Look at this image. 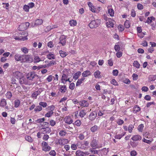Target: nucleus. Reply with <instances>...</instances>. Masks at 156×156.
I'll list each match as a JSON object with an SVG mask.
<instances>
[{
  "label": "nucleus",
  "instance_id": "f257e3e1",
  "mask_svg": "<svg viewBox=\"0 0 156 156\" xmlns=\"http://www.w3.org/2000/svg\"><path fill=\"white\" fill-rule=\"evenodd\" d=\"M17 35H18V36H14V38L16 40L24 41L27 39V36L28 35V33H26L25 32H22L21 34L19 33Z\"/></svg>",
  "mask_w": 156,
  "mask_h": 156
},
{
  "label": "nucleus",
  "instance_id": "f03ea898",
  "mask_svg": "<svg viewBox=\"0 0 156 156\" xmlns=\"http://www.w3.org/2000/svg\"><path fill=\"white\" fill-rule=\"evenodd\" d=\"M101 20L99 19L92 20L89 24L88 26L90 28H94L98 27L101 24Z\"/></svg>",
  "mask_w": 156,
  "mask_h": 156
},
{
  "label": "nucleus",
  "instance_id": "7ed1b4c3",
  "mask_svg": "<svg viewBox=\"0 0 156 156\" xmlns=\"http://www.w3.org/2000/svg\"><path fill=\"white\" fill-rule=\"evenodd\" d=\"M30 23L29 22L23 23L19 25L18 29L20 30L23 31L27 29Z\"/></svg>",
  "mask_w": 156,
  "mask_h": 156
},
{
  "label": "nucleus",
  "instance_id": "20e7f679",
  "mask_svg": "<svg viewBox=\"0 0 156 156\" xmlns=\"http://www.w3.org/2000/svg\"><path fill=\"white\" fill-rule=\"evenodd\" d=\"M33 61V58L31 55H24L23 62H30Z\"/></svg>",
  "mask_w": 156,
  "mask_h": 156
},
{
  "label": "nucleus",
  "instance_id": "39448f33",
  "mask_svg": "<svg viewBox=\"0 0 156 156\" xmlns=\"http://www.w3.org/2000/svg\"><path fill=\"white\" fill-rule=\"evenodd\" d=\"M42 149L45 151H47L51 149L50 147L48 146V144L46 142L43 141L41 144Z\"/></svg>",
  "mask_w": 156,
  "mask_h": 156
},
{
  "label": "nucleus",
  "instance_id": "423d86ee",
  "mask_svg": "<svg viewBox=\"0 0 156 156\" xmlns=\"http://www.w3.org/2000/svg\"><path fill=\"white\" fill-rule=\"evenodd\" d=\"M24 55L16 54L14 55L15 59L17 61H20L23 62Z\"/></svg>",
  "mask_w": 156,
  "mask_h": 156
},
{
  "label": "nucleus",
  "instance_id": "0eeeda50",
  "mask_svg": "<svg viewBox=\"0 0 156 156\" xmlns=\"http://www.w3.org/2000/svg\"><path fill=\"white\" fill-rule=\"evenodd\" d=\"M66 37L64 35H61L59 38L58 43L61 44L62 46L65 45L66 42Z\"/></svg>",
  "mask_w": 156,
  "mask_h": 156
},
{
  "label": "nucleus",
  "instance_id": "6e6552de",
  "mask_svg": "<svg viewBox=\"0 0 156 156\" xmlns=\"http://www.w3.org/2000/svg\"><path fill=\"white\" fill-rule=\"evenodd\" d=\"M37 75L35 73L32 72L28 73L27 75V79L29 80H32L36 77H37Z\"/></svg>",
  "mask_w": 156,
  "mask_h": 156
},
{
  "label": "nucleus",
  "instance_id": "1a4fd4ad",
  "mask_svg": "<svg viewBox=\"0 0 156 156\" xmlns=\"http://www.w3.org/2000/svg\"><path fill=\"white\" fill-rule=\"evenodd\" d=\"M67 81H69V82H71V81L69 80V78H68L66 74H63L61 79L62 83L64 84H65Z\"/></svg>",
  "mask_w": 156,
  "mask_h": 156
},
{
  "label": "nucleus",
  "instance_id": "9d476101",
  "mask_svg": "<svg viewBox=\"0 0 156 156\" xmlns=\"http://www.w3.org/2000/svg\"><path fill=\"white\" fill-rule=\"evenodd\" d=\"M43 23V20L41 19H37L34 22L31 23V26L33 27L41 25Z\"/></svg>",
  "mask_w": 156,
  "mask_h": 156
},
{
  "label": "nucleus",
  "instance_id": "9b49d317",
  "mask_svg": "<svg viewBox=\"0 0 156 156\" xmlns=\"http://www.w3.org/2000/svg\"><path fill=\"white\" fill-rule=\"evenodd\" d=\"M114 21L111 19H108L106 23L107 26L108 27H112L114 25Z\"/></svg>",
  "mask_w": 156,
  "mask_h": 156
},
{
  "label": "nucleus",
  "instance_id": "f8f14e48",
  "mask_svg": "<svg viewBox=\"0 0 156 156\" xmlns=\"http://www.w3.org/2000/svg\"><path fill=\"white\" fill-rule=\"evenodd\" d=\"M13 76L16 78L21 79L23 76L22 73L19 71H16L13 73Z\"/></svg>",
  "mask_w": 156,
  "mask_h": 156
},
{
  "label": "nucleus",
  "instance_id": "ddd939ff",
  "mask_svg": "<svg viewBox=\"0 0 156 156\" xmlns=\"http://www.w3.org/2000/svg\"><path fill=\"white\" fill-rule=\"evenodd\" d=\"M97 115V113L95 112H93L91 113L89 116V119L91 121L94 120Z\"/></svg>",
  "mask_w": 156,
  "mask_h": 156
},
{
  "label": "nucleus",
  "instance_id": "4468645a",
  "mask_svg": "<svg viewBox=\"0 0 156 156\" xmlns=\"http://www.w3.org/2000/svg\"><path fill=\"white\" fill-rule=\"evenodd\" d=\"M131 139L133 141H140L141 140L142 137L139 135H133Z\"/></svg>",
  "mask_w": 156,
  "mask_h": 156
},
{
  "label": "nucleus",
  "instance_id": "2eb2a0df",
  "mask_svg": "<svg viewBox=\"0 0 156 156\" xmlns=\"http://www.w3.org/2000/svg\"><path fill=\"white\" fill-rule=\"evenodd\" d=\"M40 131L41 133L44 134L49 133L51 132V129L50 128H42Z\"/></svg>",
  "mask_w": 156,
  "mask_h": 156
},
{
  "label": "nucleus",
  "instance_id": "dca6fc26",
  "mask_svg": "<svg viewBox=\"0 0 156 156\" xmlns=\"http://www.w3.org/2000/svg\"><path fill=\"white\" fill-rule=\"evenodd\" d=\"M108 13L110 16L113 17L114 15V11L113 9L112 8V5H108Z\"/></svg>",
  "mask_w": 156,
  "mask_h": 156
},
{
  "label": "nucleus",
  "instance_id": "f3484780",
  "mask_svg": "<svg viewBox=\"0 0 156 156\" xmlns=\"http://www.w3.org/2000/svg\"><path fill=\"white\" fill-rule=\"evenodd\" d=\"M68 140L66 139H59L58 140V144L61 145H64L68 143Z\"/></svg>",
  "mask_w": 156,
  "mask_h": 156
},
{
  "label": "nucleus",
  "instance_id": "a211bd4d",
  "mask_svg": "<svg viewBox=\"0 0 156 156\" xmlns=\"http://www.w3.org/2000/svg\"><path fill=\"white\" fill-rule=\"evenodd\" d=\"M90 145L93 148L95 149L98 148V145L97 140L95 139H93L90 143Z\"/></svg>",
  "mask_w": 156,
  "mask_h": 156
},
{
  "label": "nucleus",
  "instance_id": "6ab92c4d",
  "mask_svg": "<svg viewBox=\"0 0 156 156\" xmlns=\"http://www.w3.org/2000/svg\"><path fill=\"white\" fill-rule=\"evenodd\" d=\"M65 122L68 124H71L73 122V120L70 116L66 117L64 119Z\"/></svg>",
  "mask_w": 156,
  "mask_h": 156
},
{
  "label": "nucleus",
  "instance_id": "aec40b11",
  "mask_svg": "<svg viewBox=\"0 0 156 156\" xmlns=\"http://www.w3.org/2000/svg\"><path fill=\"white\" fill-rule=\"evenodd\" d=\"M126 133L125 132H122L121 134H119L116 135L114 137L117 139H120L126 134Z\"/></svg>",
  "mask_w": 156,
  "mask_h": 156
},
{
  "label": "nucleus",
  "instance_id": "412c9836",
  "mask_svg": "<svg viewBox=\"0 0 156 156\" xmlns=\"http://www.w3.org/2000/svg\"><path fill=\"white\" fill-rule=\"evenodd\" d=\"M87 132H84L78 135V137L81 140H83L85 138V135L87 134Z\"/></svg>",
  "mask_w": 156,
  "mask_h": 156
},
{
  "label": "nucleus",
  "instance_id": "4be33fe9",
  "mask_svg": "<svg viewBox=\"0 0 156 156\" xmlns=\"http://www.w3.org/2000/svg\"><path fill=\"white\" fill-rule=\"evenodd\" d=\"M91 74L89 70H86L82 73V76L83 77H87L90 76Z\"/></svg>",
  "mask_w": 156,
  "mask_h": 156
},
{
  "label": "nucleus",
  "instance_id": "5701e85b",
  "mask_svg": "<svg viewBox=\"0 0 156 156\" xmlns=\"http://www.w3.org/2000/svg\"><path fill=\"white\" fill-rule=\"evenodd\" d=\"M80 105L85 107H88L89 104L87 101L85 100L82 101L80 103Z\"/></svg>",
  "mask_w": 156,
  "mask_h": 156
},
{
  "label": "nucleus",
  "instance_id": "b1692460",
  "mask_svg": "<svg viewBox=\"0 0 156 156\" xmlns=\"http://www.w3.org/2000/svg\"><path fill=\"white\" fill-rule=\"evenodd\" d=\"M47 58L49 59H55V56L54 54L50 52L47 55Z\"/></svg>",
  "mask_w": 156,
  "mask_h": 156
},
{
  "label": "nucleus",
  "instance_id": "393cba45",
  "mask_svg": "<svg viewBox=\"0 0 156 156\" xmlns=\"http://www.w3.org/2000/svg\"><path fill=\"white\" fill-rule=\"evenodd\" d=\"M60 91L62 93H65L66 90V87L65 85H60Z\"/></svg>",
  "mask_w": 156,
  "mask_h": 156
},
{
  "label": "nucleus",
  "instance_id": "a878e982",
  "mask_svg": "<svg viewBox=\"0 0 156 156\" xmlns=\"http://www.w3.org/2000/svg\"><path fill=\"white\" fill-rule=\"evenodd\" d=\"M100 73L101 72L99 70H98L96 71L94 73V77L95 78H101Z\"/></svg>",
  "mask_w": 156,
  "mask_h": 156
},
{
  "label": "nucleus",
  "instance_id": "bb28decb",
  "mask_svg": "<svg viewBox=\"0 0 156 156\" xmlns=\"http://www.w3.org/2000/svg\"><path fill=\"white\" fill-rule=\"evenodd\" d=\"M7 102L5 99H2L0 102V106L1 107H3L6 105Z\"/></svg>",
  "mask_w": 156,
  "mask_h": 156
},
{
  "label": "nucleus",
  "instance_id": "cd10ccee",
  "mask_svg": "<svg viewBox=\"0 0 156 156\" xmlns=\"http://www.w3.org/2000/svg\"><path fill=\"white\" fill-rule=\"evenodd\" d=\"M86 112L84 110H80L79 112V115L81 118L83 117L86 115Z\"/></svg>",
  "mask_w": 156,
  "mask_h": 156
},
{
  "label": "nucleus",
  "instance_id": "c85d7f7f",
  "mask_svg": "<svg viewBox=\"0 0 156 156\" xmlns=\"http://www.w3.org/2000/svg\"><path fill=\"white\" fill-rule=\"evenodd\" d=\"M85 79V78L84 77L79 79L76 82V86H78L80 85L83 83V81Z\"/></svg>",
  "mask_w": 156,
  "mask_h": 156
},
{
  "label": "nucleus",
  "instance_id": "c756f323",
  "mask_svg": "<svg viewBox=\"0 0 156 156\" xmlns=\"http://www.w3.org/2000/svg\"><path fill=\"white\" fill-rule=\"evenodd\" d=\"M81 73L80 72L78 71L75 73L73 76V78L75 80H76L78 79L80 76L81 75Z\"/></svg>",
  "mask_w": 156,
  "mask_h": 156
},
{
  "label": "nucleus",
  "instance_id": "7c9ffc66",
  "mask_svg": "<svg viewBox=\"0 0 156 156\" xmlns=\"http://www.w3.org/2000/svg\"><path fill=\"white\" fill-rule=\"evenodd\" d=\"M75 156H84L83 152L80 150H77L76 152Z\"/></svg>",
  "mask_w": 156,
  "mask_h": 156
},
{
  "label": "nucleus",
  "instance_id": "2f4dec72",
  "mask_svg": "<svg viewBox=\"0 0 156 156\" xmlns=\"http://www.w3.org/2000/svg\"><path fill=\"white\" fill-rule=\"evenodd\" d=\"M69 24L71 26H75L77 24V22L76 20H72L69 21Z\"/></svg>",
  "mask_w": 156,
  "mask_h": 156
},
{
  "label": "nucleus",
  "instance_id": "473e14b6",
  "mask_svg": "<svg viewBox=\"0 0 156 156\" xmlns=\"http://www.w3.org/2000/svg\"><path fill=\"white\" fill-rule=\"evenodd\" d=\"M20 104V100L17 99L14 101V107L17 108L19 107Z\"/></svg>",
  "mask_w": 156,
  "mask_h": 156
},
{
  "label": "nucleus",
  "instance_id": "72a5a7b5",
  "mask_svg": "<svg viewBox=\"0 0 156 156\" xmlns=\"http://www.w3.org/2000/svg\"><path fill=\"white\" fill-rule=\"evenodd\" d=\"M153 20H154V17L151 16L150 17H148L147 18V21H144V22L149 24L151 23Z\"/></svg>",
  "mask_w": 156,
  "mask_h": 156
},
{
  "label": "nucleus",
  "instance_id": "f704fd0d",
  "mask_svg": "<svg viewBox=\"0 0 156 156\" xmlns=\"http://www.w3.org/2000/svg\"><path fill=\"white\" fill-rule=\"evenodd\" d=\"M21 50L24 54H27L29 51L28 49L25 47L22 48Z\"/></svg>",
  "mask_w": 156,
  "mask_h": 156
},
{
  "label": "nucleus",
  "instance_id": "c9c22d12",
  "mask_svg": "<svg viewBox=\"0 0 156 156\" xmlns=\"http://www.w3.org/2000/svg\"><path fill=\"white\" fill-rule=\"evenodd\" d=\"M114 48L116 51H118L120 50V47L118 43H116L115 44Z\"/></svg>",
  "mask_w": 156,
  "mask_h": 156
},
{
  "label": "nucleus",
  "instance_id": "e433bc0d",
  "mask_svg": "<svg viewBox=\"0 0 156 156\" xmlns=\"http://www.w3.org/2000/svg\"><path fill=\"white\" fill-rule=\"evenodd\" d=\"M140 108L137 105H136L134 107V110H133V112L136 113L137 112L140 111Z\"/></svg>",
  "mask_w": 156,
  "mask_h": 156
},
{
  "label": "nucleus",
  "instance_id": "4c0bfd02",
  "mask_svg": "<svg viewBox=\"0 0 156 156\" xmlns=\"http://www.w3.org/2000/svg\"><path fill=\"white\" fill-rule=\"evenodd\" d=\"M98 128V127L95 125L90 128V130L92 132H94L96 131Z\"/></svg>",
  "mask_w": 156,
  "mask_h": 156
},
{
  "label": "nucleus",
  "instance_id": "58836bf2",
  "mask_svg": "<svg viewBox=\"0 0 156 156\" xmlns=\"http://www.w3.org/2000/svg\"><path fill=\"white\" fill-rule=\"evenodd\" d=\"M153 140V139L152 138H151V140H147L145 138H144L142 140L143 142L149 144H150Z\"/></svg>",
  "mask_w": 156,
  "mask_h": 156
},
{
  "label": "nucleus",
  "instance_id": "ea45409f",
  "mask_svg": "<svg viewBox=\"0 0 156 156\" xmlns=\"http://www.w3.org/2000/svg\"><path fill=\"white\" fill-rule=\"evenodd\" d=\"M42 109V107L40 105L37 106L35 108L34 111L36 112H39Z\"/></svg>",
  "mask_w": 156,
  "mask_h": 156
},
{
  "label": "nucleus",
  "instance_id": "a19ab883",
  "mask_svg": "<svg viewBox=\"0 0 156 156\" xmlns=\"http://www.w3.org/2000/svg\"><path fill=\"white\" fill-rule=\"evenodd\" d=\"M134 128V126L132 124L129 125L128 127V131L129 133H131L132 132V130Z\"/></svg>",
  "mask_w": 156,
  "mask_h": 156
},
{
  "label": "nucleus",
  "instance_id": "79ce46f5",
  "mask_svg": "<svg viewBox=\"0 0 156 156\" xmlns=\"http://www.w3.org/2000/svg\"><path fill=\"white\" fill-rule=\"evenodd\" d=\"M67 133L66 131L64 130H60L59 133V135L61 136H65Z\"/></svg>",
  "mask_w": 156,
  "mask_h": 156
},
{
  "label": "nucleus",
  "instance_id": "37998d69",
  "mask_svg": "<svg viewBox=\"0 0 156 156\" xmlns=\"http://www.w3.org/2000/svg\"><path fill=\"white\" fill-rule=\"evenodd\" d=\"M133 65L137 68H139L140 67V64L137 61H135L134 62Z\"/></svg>",
  "mask_w": 156,
  "mask_h": 156
},
{
  "label": "nucleus",
  "instance_id": "c03bdc74",
  "mask_svg": "<svg viewBox=\"0 0 156 156\" xmlns=\"http://www.w3.org/2000/svg\"><path fill=\"white\" fill-rule=\"evenodd\" d=\"M59 53L60 54V56L62 58L65 57L67 55L66 52L62 50H60L59 51Z\"/></svg>",
  "mask_w": 156,
  "mask_h": 156
},
{
  "label": "nucleus",
  "instance_id": "a18cd8bd",
  "mask_svg": "<svg viewBox=\"0 0 156 156\" xmlns=\"http://www.w3.org/2000/svg\"><path fill=\"white\" fill-rule=\"evenodd\" d=\"M39 94V93L38 91H37L34 92L31 95V97L33 98L36 99L37 96Z\"/></svg>",
  "mask_w": 156,
  "mask_h": 156
},
{
  "label": "nucleus",
  "instance_id": "49530a36",
  "mask_svg": "<svg viewBox=\"0 0 156 156\" xmlns=\"http://www.w3.org/2000/svg\"><path fill=\"white\" fill-rule=\"evenodd\" d=\"M53 112L48 111L45 114V116L46 117H50L53 115Z\"/></svg>",
  "mask_w": 156,
  "mask_h": 156
},
{
  "label": "nucleus",
  "instance_id": "de8ad7c7",
  "mask_svg": "<svg viewBox=\"0 0 156 156\" xmlns=\"http://www.w3.org/2000/svg\"><path fill=\"white\" fill-rule=\"evenodd\" d=\"M41 125L42 126V128H49L48 127L49 125V123L48 122H43L42 123V124H41Z\"/></svg>",
  "mask_w": 156,
  "mask_h": 156
},
{
  "label": "nucleus",
  "instance_id": "09e8293b",
  "mask_svg": "<svg viewBox=\"0 0 156 156\" xmlns=\"http://www.w3.org/2000/svg\"><path fill=\"white\" fill-rule=\"evenodd\" d=\"M144 126L143 124H141L138 127V129L139 132H142L143 131Z\"/></svg>",
  "mask_w": 156,
  "mask_h": 156
},
{
  "label": "nucleus",
  "instance_id": "8fccbe9b",
  "mask_svg": "<svg viewBox=\"0 0 156 156\" xmlns=\"http://www.w3.org/2000/svg\"><path fill=\"white\" fill-rule=\"evenodd\" d=\"M56 64L55 61L54 60H52L48 64H46L47 67H49L51 66L52 65Z\"/></svg>",
  "mask_w": 156,
  "mask_h": 156
},
{
  "label": "nucleus",
  "instance_id": "3c124183",
  "mask_svg": "<svg viewBox=\"0 0 156 156\" xmlns=\"http://www.w3.org/2000/svg\"><path fill=\"white\" fill-rule=\"evenodd\" d=\"M12 95V93L10 91L7 92L5 94L6 97L9 99H10L11 98Z\"/></svg>",
  "mask_w": 156,
  "mask_h": 156
},
{
  "label": "nucleus",
  "instance_id": "603ef678",
  "mask_svg": "<svg viewBox=\"0 0 156 156\" xmlns=\"http://www.w3.org/2000/svg\"><path fill=\"white\" fill-rule=\"evenodd\" d=\"M39 105L41 107H42L44 108L46 107L47 106V104L46 102H40L39 103Z\"/></svg>",
  "mask_w": 156,
  "mask_h": 156
},
{
  "label": "nucleus",
  "instance_id": "864d4df0",
  "mask_svg": "<svg viewBox=\"0 0 156 156\" xmlns=\"http://www.w3.org/2000/svg\"><path fill=\"white\" fill-rule=\"evenodd\" d=\"M50 125L52 126H55L56 123V122L53 119H51L49 121Z\"/></svg>",
  "mask_w": 156,
  "mask_h": 156
},
{
  "label": "nucleus",
  "instance_id": "5fc2aeb1",
  "mask_svg": "<svg viewBox=\"0 0 156 156\" xmlns=\"http://www.w3.org/2000/svg\"><path fill=\"white\" fill-rule=\"evenodd\" d=\"M25 138L26 140L30 142H32L33 140V139L29 136H26L25 137Z\"/></svg>",
  "mask_w": 156,
  "mask_h": 156
},
{
  "label": "nucleus",
  "instance_id": "6e6d98bb",
  "mask_svg": "<svg viewBox=\"0 0 156 156\" xmlns=\"http://www.w3.org/2000/svg\"><path fill=\"white\" fill-rule=\"evenodd\" d=\"M54 76L52 75H50L47 77L46 80L48 82H50L52 80Z\"/></svg>",
  "mask_w": 156,
  "mask_h": 156
},
{
  "label": "nucleus",
  "instance_id": "4d7b16f0",
  "mask_svg": "<svg viewBox=\"0 0 156 156\" xmlns=\"http://www.w3.org/2000/svg\"><path fill=\"white\" fill-rule=\"evenodd\" d=\"M55 107L53 105H51V106H48L47 108H48L49 111L53 112V110L55 109Z\"/></svg>",
  "mask_w": 156,
  "mask_h": 156
},
{
  "label": "nucleus",
  "instance_id": "13d9d810",
  "mask_svg": "<svg viewBox=\"0 0 156 156\" xmlns=\"http://www.w3.org/2000/svg\"><path fill=\"white\" fill-rule=\"evenodd\" d=\"M130 144L133 147H136L138 145V143L134 141L131 142Z\"/></svg>",
  "mask_w": 156,
  "mask_h": 156
},
{
  "label": "nucleus",
  "instance_id": "bf43d9fd",
  "mask_svg": "<svg viewBox=\"0 0 156 156\" xmlns=\"http://www.w3.org/2000/svg\"><path fill=\"white\" fill-rule=\"evenodd\" d=\"M124 26L126 28H129L130 27L129 22L128 21H126L124 23Z\"/></svg>",
  "mask_w": 156,
  "mask_h": 156
},
{
  "label": "nucleus",
  "instance_id": "052dcab7",
  "mask_svg": "<svg viewBox=\"0 0 156 156\" xmlns=\"http://www.w3.org/2000/svg\"><path fill=\"white\" fill-rule=\"evenodd\" d=\"M34 60L35 62H38L41 61V59L38 56H35L34 58Z\"/></svg>",
  "mask_w": 156,
  "mask_h": 156
},
{
  "label": "nucleus",
  "instance_id": "680f3d73",
  "mask_svg": "<svg viewBox=\"0 0 156 156\" xmlns=\"http://www.w3.org/2000/svg\"><path fill=\"white\" fill-rule=\"evenodd\" d=\"M111 83L115 86L118 85V83L115 79H113L111 81Z\"/></svg>",
  "mask_w": 156,
  "mask_h": 156
},
{
  "label": "nucleus",
  "instance_id": "e2e57ef3",
  "mask_svg": "<svg viewBox=\"0 0 156 156\" xmlns=\"http://www.w3.org/2000/svg\"><path fill=\"white\" fill-rule=\"evenodd\" d=\"M81 124V122L80 120H77L75 122V125L78 126H79Z\"/></svg>",
  "mask_w": 156,
  "mask_h": 156
},
{
  "label": "nucleus",
  "instance_id": "0e129e2a",
  "mask_svg": "<svg viewBox=\"0 0 156 156\" xmlns=\"http://www.w3.org/2000/svg\"><path fill=\"white\" fill-rule=\"evenodd\" d=\"M133 79V80H136L138 78V75L135 73H133L132 75Z\"/></svg>",
  "mask_w": 156,
  "mask_h": 156
},
{
  "label": "nucleus",
  "instance_id": "69168bd1",
  "mask_svg": "<svg viewBox=\"0 0 156 156\" xmlns=\"http://www.w3.org/2000/svg\"><path fill=\"white\" fill-rule=\"evenodd\" d=\"M23 9L25 11L28 12L29 11V7L28 5H25L23 6Z\"/></svg>",
  "mask_w": 156,
  "mask_h": 156
},
{
  "label": "nucleus",
  "instance_id": "338daca9",
  "mask_svg": "<svg viewBox=\"0 0 156 156\" xmlns=\"http://www.w3.org/2000/svg\"><path fill=\"white\" fill-rule=\"evenodd\" d=\"M117 122L119 125H121L124 123V122L123 120L121 119H119L117 121Z\"/></svg>",
  "mask_w": 156,
  "mask_h": 156
},
{
  "label": "nucleus",
  "instance_id": "774afa93",
  "mask_svg": "<svg viewBox=\"0 0 156 156\" xmlns=\"http://www.w3.org/2000/svg\"><path fill=\"white\" fill-rule=\"evenodd\" d=\"M136 154L137 152L135 151H132L130 152V155L131 156H136Z\"/></svg>",
  "mask_w": 156,
  "mask_h": 156
}]
</instances>
